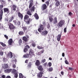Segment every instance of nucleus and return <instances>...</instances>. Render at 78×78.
Listing matches in <instances>:
<instances>
[{"mask_svg": "<svg viewBox=\"0 0 78 78\" xmlns=\"http://www.w3.org/2000/svg\"><path fill=\"white\" fill-rule=\"evenodd\" d=\"M12 39H9V40L8 41L9 45H12Z\"/></svg>", "mask_w": 78, "mask_h": 78, "instance_id": "17", "label": "nucleus"}, {"mask_svg": "<svg viewBox=\"0 0 78 78\" xmlns=\"http://www.w3.org/2000/svg\"><path fill=\"white\" fill-rule=\"evenodd\" d=\"M41 34L44 36H46L48 34V32L47 30H45L41 32Z\"/></svg>", "mask_w": 78, "mask_h": 78, "instance_id": "13", "label": "nucleus"}, {"mask_svg": "<svg viewBox=\"0 0 78 78\" xmlns=\"http://www.w3.org/2000/svg\"><path fill=\"white\" fill-rule=\"evenodd\" d=\"M12 73H14V77L16 78H17L18 77V73H17V72L15 69H13L12 70Z\"/></svg>", "mask_w": 78, "mask_h": 78, "instance_id": "4", "label": "nucleus"}, {"mask_svg": "<svg viewBox=\"0 0 78 78\" xmlns=\"http://www.w3.org/2000/svg\"><path fill=\"white\" fill-rule=\"evenodd\" d=\"M13 68H15L16 67V66L15 65V64H14L12 66Z\"/></svg>", "mask_w": 78, "mask_h": 78, "instance_id": "57", "label": "nucleus"}, {"mask_svg": "<svg viewBox=\"0 0 78 78\" xmlns=\"http://www.w3.org/2000/svg\"><path fill=\"white\" fill-rule=\"evenodd\" d=\"M69 69L70 70H71V71L73 70V68H71V67H69Z\"/></svg>", "mask_w": 78, "mask_h": 78, "instance_id": "52", "label": "nucleus"}, {"mask_svg": "<svg viewBox=\"0 0 78 78\" xmlns=\"http://www.w3.org/2000/svg\"><path fill=\"white\" fill-rule=\"evenodd\" d=\"M69 16H71L72 15H73V13L72 12H69Z\"/></svg>", "mask_w": 78, "mask_h": 78, "instance_id": "53", "label": "nucleus"}, {"mask_svg": "<svg viewBox=\"0 0 78 78\" xmlns=\"http://www.w3.org/2000/svg\"><path fill=\"white\" fill-rule=\"evenodd\" d=\"M18 16L20 18H21V19H23V15L22 14H21L20 12H19L18 13Z\"/></svg>", "mask_w": 78, "mask_h": 78, "instance_id": "16", "label": "nucleus"}, {"mask_svg": "<svg viewBox=\"0 0 78 78\" xmlns=\"http://www.w3.org/2000/svg\"><path fill=\"white\" fill-rule=\"evenodd\" d=\"M18 43L20 45H22V39H20L19 40Z\"/></svg>", "mask_w": 78, "mask_h": 78, "instance_id": "35", "label": "nucleus"}, {"mask_svg": "<svg viewBox=\"0 0 78 78\" xmlns=\"http://www.w3.org/2000/svg\"><path fill=\"white\" fill-rule=\"evenodd\" d=\"M23 75L22 73H20L19 75V78H23Z\"/></svg>", "mask_w": 78, "mask_h": 78, "instance_id": "40", "label": "nucleus"}, {"mask_svg": "<svg viewBox=\"0 0 78 78\" xmlns=\"http://www.w3.org/2000/svg\"><path fill=\"white\" fill-rule=\"evenodd\" d=\"M35 66H39L41 65V63L39 60H37L35 62Z\"/></svg>", "mask_w": 78, "mask_h": 78, "instance_id": "11", "label": "nucleus"}, {"mask_svg": "<svg viewBox=\"0 0 78 78\" xmlns=\"http://www.w3.org/2000/svg\"><path fill=\"white\" fill-rule=\"evenodd\" d=\"M34 16L37 20L39 19V16H38V15L37 13H35L34 15Z\"/></svg>", "mask_w": 78, "mask_h": 78, "instance_id": "25", "label": "nucleus"}, {"mask_svg": "<svg viewBox=\"0 0 78 78\" xmlns=\"http://www.w3.org/2000/svg\"><path fill=\"white\" fill-rule=\"evenodd\" d=\"M16 8H17V6L15 5H13L12 6V9L13 11H16Z\"/></svg>", "mask_w": 78, "mask_h": 78, "instance_id": "19", "label": "nucleus"}, {"mask_svg": "<svg viewBox=\"0 0 78 78\" xmlns=\"http://www.w3.org/2000/svg\"><path fill=\"white\" fill-rule=\"evenodd\" d=\"M3 67L4 69H7L9 67V66L7 64H5L3 66Z\"/></svg>", "mask_w": 78, "mask_h": 78, "instance_id": "32", "label": "nucleus"}, {"mask_svg": "<svg viewBox=\"0 0 78 78\" xmlns=\"http://www.w3.org/2000/svg\"><path fill=\"white\" fill-rule=\"evenodd\" d=\"M19 34L20 35L22 36V35H23V34H24V33H23V32L22 31H20L19 32Z\"/></svg>", "mask_w": 78, "mask_h": 78, "instance_id": "33", "label": "nucleus"}, {"mask_svg": "<svg viewBox=\"0 0 78 78\" xmlns=\"http://www.w3.org/2000/svg\"><path fill=\"white\" fill-rule=\"evenodd\" d=\"M43 65L44 67H46L47 65V62H45L43 64Z\"/></svg>", "mask_w": 78, "mask_h": 78, "instance_id": "55", "label": "nucleus"}, {"mask_svg": "<svg viewBox=\"0 0 78 78\" xmlns=\"http://www.w3.org/2000/svg\"><path fill=\"white\" fill-rule=\"evenodd\" d=\"M5 78H11V76H7Z\"/></svg>", "mask_w": 78, "mask_h": 78, "instance_id": "64", "label": "nucleus"}, {"mask_svg": "<svg viewBox=\"0 0 78 78\" xmlns=\"http://www.w3.org/2000/svg\"><path fill=\"white\" fill-rule=\"evenodd\" d=\"M27 47V48H30V47L28 45H26V46H25V48Z\"/></svg>", "mask_w": 78, "mask_h": 78, "instance_id": "59", "label": "nucleus"}, {"mask_svg": "<svg viewBox=\"0 0 78 78\" xmlns=\"http://www.w3.org/2000/svg\"><path fill=\"white\" fill-rule=\"evenodd\" d=\"M9 26V28L10 30H13L15 28V27L13 25V24L11 23H9L8 24Z\"/></svg>", "mask_w": 78, "mask_h": 78, "instance_id": "5", "label": "nucleus"}, {"mask_svg": "<svg viewBox=\"0 0 78 78\" xmlns=\"http://www.w3.org/2000/svg\"><path fill=\"white\" fill-rule=\"evenodd\" d=\"M37 48H38V49H44V48L41 47V46H38L37 47Z\"/></svg>", "mask_w": 78, "mask_h": 78, "instance_id": "41", "label": "nucleus"}, {"mask_svg": "<svg viewBox=\"0 0 78 78\" xmlns=\"http://www.w3.org/2000/svg\"><path fill=\"white\" fill-rule=\"evenodd\" d=\"M61 35L62 34H58L57 37V40L58 41H60V40H61Z\"/></svg>", "mask_w": 78, "mask_h": 78, "instance_id": "18", "label": "nucleus"}, {"mask_svg": "<svg viewBox=\"0 0 78 78\" xmlns=\"http://www.w3.org/2000/svg\"><path fill=\"white\" fill-rule=\"evenodd\" d=\"M27 14L29 15V16H31L32 15V13H31V12H30V11L29 10H28L27 12Z\"/></svg>", "mask_w": 78, "mask_h": 78, "instance_id": "34", "label": "nucleus"}, {"mask_svg": "<svg viewBox=\"0 0 78 78\" xmlns=\"http://www.w3.org/2000/svg\"><path fill=\"white\" fill-rule=\"evenodd\" d=\"M38 66L37 67V68L38 70H39L40 71H43V70L44 69L42 68V67L41 66Z\"/></svg>", "mask_w": 78, "mask_h": 78, "instance_id": "15", "label": "nucleus"}, {"mask_svg": "<svg viewBox=\"0 0 78 78\" xmlns=\"http://www.w3.org/2000/svg\"><path fill=\"white\" fill-rule=\"evenodd\" d=\"M22 28L25 33L26 31L27 30H29V31H30V29H29V28L27 26H24L22 27Z\"/></svg>", "mask_w": 78, "mask_h": 78, "instance_id": "9", "label": "nucleus"}, {"mask_svg": "<svg viewBox=\"0 0 78 78\" xmlns=\"http://www.w3.org/2000/svg\"><path fill=\"white\" fill-rule=\"evenodd\" d=\"M50 27V24H48L47 26V27L48 28Z\"/></svg>", "mask_w": 78, "mask_h": 78, "instance_id": "63", "label": "nucleus"}, {"mask_svg": "<svg viewBox=\"0 0 78 78\" xmlns=\"http://www.w3.org/2000/svg\"><path fill=\"white\" fill-rule=\"evenodd\" d=\"M29 51V54L30 56H33L34 55V51H33V50L32 49H30Z\"/></svg>", "mask_w": 78, "mask_h": 78, "instance_id": "7", "label": "nucleus"}, {"mask_svg": "<svg viewBox=\"0 0 78 78\" xmlns=\"http://www.w3.org/2000/svg\"><path fill=\"white\" fill-rule=\"evenodd\" d=\"M3 10L4 13L9 14V13L10 12L9 9L8 8H4L3 9Z\"/></svg>", "mask_w": 78, "mask_h": 78, "instance_id": "8", "label": "nucleus"}, {"mask_svg": "<svg viewBox=\"0 0 78 78\" xmlns=\"http://www.w3.org/2000/svg\"><path fill=\"white\" fill-rule=\"evenodd\" d=\"M49 67H51V62H49L48 63Z\"/></svg>", "mask_w": 78, "mask_h": 78, "instance_id": "48", "label": "nucleus"}, {"mask_svg": "<svg viewBox=\"0 0 78 78\" xmlns=\"http://www.w3.org/2000/svg\"><path fill=\"white\" fill-rule=\"evenodd\" d=\"M4 37L6 39H8V37L6 35H4Z\"/></svg>", "mask_w": 78, "mask_h": 78, "instance_id": "51", "label": "nucleus"}, {"mask_svg": "<svg viewBox=\"0 0 78 78\" xmlns=\"http://www.w3.org/2000/svg\"><path fill=\"white\" fill-rule=\"evenodd\" d=\"M3 55V52L2 51H0V56H2Z\"/></svg>", "mask_w": 78, "mask_h": 78, "instance_id": "46", "label": "nucleus"}, {"mask_svg": "<svg viewBox=\"0 0 78 78\" xmlns=\"http://www.w3.org/2000/svg\"><path fill=\"white\" fill-rule=\"evenodd\" d=\"M17 24L19 26V25H20V21H19L17 22Z\"/></svg>", "mask_w": 78, "mask_h": 78, "instance_id": "49", "label": "nucleus"}, {"mask_svg": "<svg viewBox=\"0 0 78 78\" xmlns=\"http://www.w3.org/2000/svg\"><path fill=\"white\" fill-rule=\"evenodd\" d=\"M30 10L32 12H34V11L35 10V7H34V6H33V7H32L30 8Z\"/></svg>", "mask_w": 78, "mask_h": 78, "instance_id": "26", "label": "nucleus"}, {"mask_svg": "<svg viewBox=\"0 0 78 78\" xmlns=\"http://www.w3.org/2000/svg\"><path fill=\"white\" fill-rule=\"evenodd\" d=\"M62 56H63V57H64V56H65V54H64V53H63L62 54Z\"/></svg>", "mask_w": 78, "mask_h": 78, "instance_id": "61", "label": "nucleus"}, {"mask_svg": "<svg viewBox=\"0 0 78 78\" xmlns=\"http://www.w3.org/2000/svg\"><path fill=\"white\" fill-rule=\"evenodd\" d=\"M14 19V16H12L10 17V18H9V22H11L12 21V20H13Z\"/></svg>", "mask_w": 78, "mask_h": 78, "instance_id": "30", "label": "nucleus"}, {"mask_svg": "<svg viewBox=\"0 0 78 78\" xmlns=\"http://www.w3.org/2000/svg\"><path fill=\"white\" fill-rule=\"evenodd\" d=\"M64 33H66L67 32V27H65L64 29Z\"/></svg>", "mask_w": 78, "mask_h": 78, "instance_id": "47", "label": "nucleus"}, {"mask_svg": "<svg viewBox=\"0 0 78 78\" xmlns=\"http://www.w3.org/2000/svg\"><path fill=\"white\" fill-rule=\"evenodd\" d=\"M35 33L36 34H37V35H38V34H39V33H38L37 31H36L35 32Z\"/></svg>", "mask_w": 78, "mask_h": 78, "instance_id": "56", "label": "nucleus"}, {"mask_svg": "<svg viewBox=\"0 0 78 78\" xmlns=\"http://www.w3.org/2000/svg\"><path fill=\"white\" fill-rule=\"evenodd\" d=\"M28 60H26L25 61V63H28Z\"/></svg>", "mask_w": 78, "mask_h": 78, "instance_id": "62", "label": "nucleus"}, {"mask_svg": "<svg viewBox=\"0 0 78 78\" xmlns=\"http://www.w3.org/2000/svg\"><path fill=\"white\" fill-rule=\"evenodd\" d=\"M65 21L64 20H61L60 22L57 24V27H62L63 25H64Z\"/></svg>", "mask_w": 78, "mask_h": 78, "instance_id": "3", "label": "nucleus"}, {"mask_svg": "<svg viewBox=\"0 0 78 78\" xmlns=\"http://www.w3.org/2000/svg\"><path fill=\"white\" fill-rule=\"evenodd\" d=\"M0 44H1L3 46V47H5V46H6V44H5L4 43L2 42H1L0 43Z\"/></svg>", "mask_w": 78, "mask_h": 78, "instance_id": "43", "label": "nucleus"}, {"mask_svg": "<svg viewBox=\"0 0 78 78\" xmlns=\"http://www.w3.org/2000/svg\"><path fill=\"white\" fill-rule=\"evenodd\" d=\"M5 22H8V20L6 18H5Z\"/></svg>", "mask_w": 78, "mask_h": 78, "instance_id": "58", "label": "nucleus"}, {"mask_svg": "<svg viewBox=\"0 0 78 78\" xmlns=\"http://www.w3.org/2000/svg\"><path fill=\"white\" fill-rule=\"evenodd\" d=\"M3 5L2 4L0 5V12H3Z\"/></svg>", "mask_w": 78, "mask_h": 78, "instance_id": "20", "label": "nucleus"}, {"mask_svg": "<svg viewBox=\"0 0 78 78\" xmlns=\"http://www.w3.org/2000/svg\"><path fill=\"white\" fill-rule=\"evenodd\" d=\"M49 19L50 23H51L53 21V18H52V16H50L49 17Z\"/></svg>", "mask_w": 78, "mask_h": 78, "instance_id": "21", "label": "nucleus"}, {"mask_svg": "<svg viewBox=\"0 0 78 78\" xmlns=\"http://www.w3.org/2000/svg\"><path fill=\"white\" fill-rule=\"evenodd\" d=\"M48 70L49 72H52L53 70V69L51 67L49 68Z\"/></svg>", "mask_w": 78, "mask_h": 78, "instance_id": "37", "label": "nucleus"}, {"mask_svg": "<svg viewBox=\"0 0 78 78\" xmlns=\"http://www.w3.org/2000/svg\"><path fill=\"white\" fill-rule=\"evenodd\" d=\"M8 56H10V58H11L12 57V53L11 52H10V53H9L8 54Z\"/></svg>", "mask_w": 78, "mask_h": 78, "instance_id": "29", "label": "nucleus"}, {"mask_svg": "<svg viewBox=\"0 0 78 78\" xmlns=\"http://www.w3.org/2000/svg\"><path fill=\"white\" fill-rule=\"evenodd\" d=\"M61 73L62 75H64V72L61 71Z\"/></svg>", "mask_w": 78, "mask_h": 78, "instance_id": "60", "label": "nucleus"}, {"mask_svg": "<svg viewBox=\"0 0 78 78\" xmlns=\"http://www.w3.org/2000/svg\"><path fill=\"white\" fill-rule=\"evenodd\" d=\"M3 12H0V21L2 22V16H3Z\"/></svg>", "mask_w": 78, "mask_h": 78, "instance_id": "28", "label": "nucleus"}, {"mask_svg": "<svg viewBox=\"0 0 78 78\" xmlns=\"http://www.w3.org/2000/svg\"><path fill=\"white\" fill-rule=\"evenodd\" d=\"M23 40L24 41V42H27L28 41V39H27V38L25 36L23 37Z\"/></svg>", "mask_w": 78, "mask_h": 78, "instance_id": "24", "label": "nucleus"}, {"mask_svg": "<svg viewBox=\"0 0 78 78\" xmlns=\"http://www.w3.org/2000/svg\"><path fill=\"white\" fill-rule=\"evenodd\" d=\"M60 5V2L59 1H57L55 3V6L57 7Z\"/></svg>", "mask_w": 78, "mask_h": 78, "instance_id": "27", "label": "nucleus"}, {"mask_svg": "<svg viewBox=\"0 0 78 78\" xmlns=\"http://www.w3.org/2000/svg\"><path fill=\"white\" fill-rule=\"evenodd\" d=\"M32 47H35L36 46V44H35V43L33 42L32 44Z\"/></svg>", "mask_w": 78, "mask_h": 78, "instance_id": "45", "label": "nucleus"}, {"mask_svg": "<svg viewBox=\"0 0 78 78\" xmlns=\"http://www.w3.org/2000/svg\"><path fill=\"white\" fill-rule=\"evenodd\" d=\"M11 71H12V69H8L5 70L4 72L5 73H10Z\"/></svg>", "mask_w": 78, "mask_h": 78, "instance_id": "12", "label": "nucleus"}, {"mask_svg": "<svg viewBox=\"0 0 78 78\" xmlns=\"http://www.w3.org/2000/svg\"><path fill=\"white\" fill-rule=\"evenodd\" d=\"M28 65L27 67L28 69H30V68H31V62H29L28 64H27Z\"/></svg>", "mask_w": 78, "mask_h": 78, "instance_id": "23", "label": "nucleus"}, {"mask_svg": "<svg viewBox=\"0 0 78 78\" xmlns=\"http://www.w3.org/2000/svg\"><path fill=\"white\" fill-rule=\"evenodd\" d=\"M44 50L41 51L40 52H38V55H41V54H42V53H44Z\"/></svg>", "mask_w": 78, "mask_h": 78, "instance_id": "31", "label": "nucleus"}, {"mask_svg": "<svg viewBox=\"0 0 78 78\" xmlns=\"http://www.w3.org/2000/svg\"><path fill=\"white\" fill-rule=\"evenodd\" d=\"M1 3H2V5H4V4H5L6 2L4 0H1L0 2Z\"/></svg>", "mask_w": 78, "mask_h": 78, "instance_id": "38", "label": "nucleus"}, {"mask_svg": "<svg viewBox=\"0 0 78 78\" xmlns=\"http://www.w3.org/2000/svg\"><path fill=\"white\" fill-rule=\"evenodd\" d=\"M33 3H30V4L29 5V9L30 8H31V7H32V6H33Z\"/></svg>", "mask_w": 78, "mask_h": 78, "instance_id": "42", "label": "nucleus"}, {"mask_svg": "<svg viewBox=\"0 0 78 78\" xmlns=\"http://www.w3.org/2000/svg\"><path fill=\"white\" fill-rule=\"evenodd\" d=\"M45 3H46V5H47L48 6L49 5V1H46Z\"/></svg>", "mask_w": 78, "mask_h": 78, "instance_id": "44", "label": "nucleus"}, {"mask_svg": "<svg viewBox=\"0 0 78 78\" xmlns=\"http://www.w3.org/2000/svg\"><path fill=\"white\" fill-rule=\"evenodd\" d=\"M58 23V21H57V18L55 17L53 20V23L54 24H56Z\"/></svg>", "mask_w": 78, "mask_h": 78, "instance_id": "14", "label": "nucleus"}, {"mask_svg": "<svg viewBox=\"0 0 78 78\" xmlns=\"http://www.w3.org/2000/svg\"><path fill=\"white\" fill-rule=\"evenodd\" d=\"M1 77L2 78H6V76H5V75H3L1 76Z\"/></svg>", "mask_w": 78, "mask_h": 78, "instance_id": "54", "label": "nucleus"}, {"mask_svg": "<svg viewBox=\"0 0 78 78\" xmlns=\"http://www.w3.org/2000/svg\"><path fill=\"white\" fill-rule=\"evenodd\" d=\"M24 20L27 24H30V23L32 21V19L29 18V16L27 15H25L24 16Z\"/></svg>", "mask_w": 78, "mask_h": 78, "instance_id": "1", "label": "nucleus"}, {"mask_svg": "<svg viewBox=\"0 0 78 78\" xmlns=\"http://www.w3.org/2000/svg\"><path fill=\"white\" fill-rule=\"evenodd\" d=\"M43 25H42L41 24H40L39 26L40 27L38 29V31L40 32V33L42 32V30H44V28H45V27H44V26H45V21L43 22Z\"/></svg>", "mask_w": 78, "mask_h": 78, "instance_id": "2", "label": "nucleus"}, {"mask_svg": "<svg viewBox=\"0 0 78 78\" xmlns=\"http://www.w3.org/2000/svg\"><path fill=\"white\" fill-rule=\"evenodd\" d=\"M65 63L66 64H69V62L67 61V60H66L65 61Z\"/></svg>", "mask_w": 78, "mask_h": 78, "instance_id": "50", "label": "nucleus"}, {"mask_svg": "<svg viewBox=\"0 0 78 78\" xmlns=\"http://www.w3.org/2000/svg\"><path fill=\"white\" fill-rule=\"evenodd\" d=\"M47 8V7L45 4H44L41 6V8L42 10H45V9H46Z\"/></svg>", "mask_w": 78, "mask_h": 78, "instance_id": "10", "label": "nucleus"}, {"mask_svg": "<svg viewBox=\"0 0 78 78\" xmlns=\"http://www.w3.org/2000/svg\"><path fill=\"white\" fill-rule=\"evenodd\" d=\"M44 71H41L37 74V76L38 78H41L42 76V75H44Z\"/></svg>", "mask_w": 78, "mask_h": 78, "instance_id": "6", "label": "nucleus"}, {"mask_svg": "<svg viewBox=\"0 0 78 78\" xmlns=\"http://www.w3.org/2000/svg\"><path fill=\"white\" fill-rule=\"evenodd\" d=\"M23 58H30V55L28 54H24L23 56Z\"/></svg>", "mask_w": 78, "mask_h": 78, "instance_id": "22", "label": "nucleus"}, {"mask_svg": "<svg viewBox=\"0 0 78 78\" xmlns=\"http://www.w3.org/2000/svg\"><path fill=\"white\" fill-rule=\"evenodd\" d=\"M28 48H24L23 51L24 53H27L28 51Z\"/></svg>", "mask_w": 78, "mask_h": 78, "instance_id": "36", "label": "nucleus"}, {"mask_svg": "<svg viewBox=\"0 0 78 78\" xmlns=\"http://www.w3.org/2000/svg\"><path fill=\"white\" fill-rule=\"evenodd\" d=\"M45 61H46V59H42L41 61V63H44V62H45Z\"/></svg>", "mask_w": 78, "mask_h": 78, "instance_id": "39", "label": "nucleus"}]
</instances>
